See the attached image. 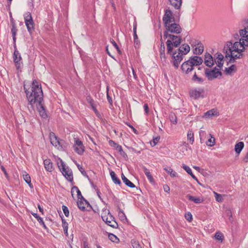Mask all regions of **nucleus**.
<instances>
[{
  "instance_id": "obj_1",
  "label": "nucleus",
  "mask_w": 248,
  "mask_h": 248,
  "mask_svg": "<svg viewBox=\"0 0 248 248\" xmlns=\"http://www.w3.org/2000/svg\"><path fill=\"white\" fill-rule=\"evenodd\" d=\"M26 96L30 105L41 103L43 102V93L41 84L36 80H34L32 83L31 91L27 90L24 86Z\"/></svg>"
},
{
  "instance_id": "obj_2",
  "label": "nucleus",
  "mask_w": 248,
  "mask_h": 248,
  "mask_svg": "<svg viewBox=\"0 0 248 248\" xmlns=\"http://www.w3.org/2000/svg\"><path fill=\"white\" fill-rule=\"evenodd\" d=\"M203 62L202 59L199 56H194L190 57L186 61L183 62L181 65V69L183 73L188 76L193 70L195 66H199Z\"/></svg>"
},
{
  "instance_id": "obj_3",
  "label": "nucleus",
  "mask_w": 248,
  "mask_h": 248,
  "mask_svg": "<svg viewBox=\"0 0 248 248\" xmlns=\"http://www.w3.org/2000/svg\"><path fill=\"white\" fill-rule=\"evenodd\" d=\"M244 46H248V44L245 43L244 39L242 38L240 39L239 42H235L233 44L232 42H228L224 46L223 51L243 52Z\"/></svg>"
},
{
  "instance_id": "obj_4",
  "label": "nucleus",
  "mask_w": 248,
  "mask_h": 248,
  "mask_svg": "<svg viewBox=\"0 0 248 248\" xmlns=\"http://www.w3.org/2000/svg\"><path fill=\"white\" fill-rule=\"evenodd\" d=\"M182 41V38L180 36L174 35L171 36L170 39H168L166 42L167 53L171 54L173 47H178Z\"/></svg>"
},
{
  "instance_id": "obj_5",
  "label": "nucleus",
  "mask_w": 248,
  "mask_h": 248,
  "mask_svg": "<svg viewBox=\"0 0 248 248\" xmlns=\"http://www.w3.org/2000/svg\"><path fill=\"white\" fill-rule=\"evenodd\" d=\"M101 217L103 220L111 227L116 229L118 227V223L114 219V217L110 214L108 210L105 209L101 214Z\"/></svg>"
},
{
  "instance_id": "obj_6",
  "label": "nucleus",
  "mask_w": 248,
  "mask_h": 248,
  "mask_svg": "<svg viewBox=\"0 0 248 248\" xmlns=\"http://www.w3.org/2000/svg\"><path fill=\"white\" fill-rule=\"evenodd\" d=\"M223 53L225 55V60L227 61V65L229 63L234 62L236 60L242 58L243 56L242 52H240V51L234 52V51L226 50L223 51Z\"/></svg>"
},
{
  "instance_id": "obj_7",
  "label": "nucleus",
  "mask_w": 248,
  "mask_h": 248,
  "mask_svg": "<svg viewBox=\"0 0 248 248\" xmlns=\"http://www.w3.org/2000/svg\"><path fill=\"white\" fill-rule=\"evenodd\" d=\"M58 167L63 176L69 182H71L72 184H74L73 182V175L72 171L69 169L68 167H66L65 164L61 160L60 165L58 164Z\"/></svg>"
},
{
  "instance_id": "obj_8",
  "label": "nucleus",
  "mask_w": 248,
  "mask_h": 248,
  "mask_svg": "<svg viewBox=\"0 0 248 248\" xmlns=\"http://www.w3.org/2000/svg\"><path fill=\"white\" fill-rule=\"evenodd\" d=\"M169 54L171 56V62L175 68L177 69L183 59L184 56L177 50L174 51L172 50L171 53Z\"/></svg>"
},
{
  "instance_id": "obj_9",
  "label": "nucleus",
  "mask_w": 248,
  "mask_h": 248,
  "mask_svg": "<svg viewBox=\"0 0 248 248\" xmlns=\"http://www.w3.org/2000/svg\"><path fill=\"white\" fill-rule=\"evenodd\" d=\"M205 75L209 80H212L217 78L218 76L222 75V73L219 69L214 67L213 69L210 70L208 68L205 69Z\"/></svg>"
},
{
  "instance_id": "obj_10",
  "label": "nucleus",
  "mask_w": 248,
  "mask_h": 248,
  "mask_svg": "<svg viewBox=\"0 0 248 248\" xmlns=\"http://www.w3.org/2000/svg\"><path fill=\"white\" fill-rule=\"evenodd\" d=\"M163 21L165 27L175 22L174 17L170 10L167 9L165 11V14L163 17Z\"/></svg>"
},
{
  "instance_id": "obj_11",
  "label": "nucleus",
  "mask_w": 248,
  "mask_h": 248,
  "mask_svg": "<svg viewBox=\"0 0 248 248\" xmlns=\"http://www.w3.org/2000/svg\"><path fill=\"white\" fill-rule=\"evenodd\" d=\"M165 27L168 31H169L170 32L172 33L179 34L182 31L180 25L174 22L171 23Z\"/></svg>"
},
{
  "instance_id": "obj_12",
  "label": "nucleus",
  "mask_w": 248,
  "mask_h": 248,
  "mask_svg": "<svg viewBox=\"0 0 248 248\" xmlns=\"http://www.w3.org/2000/svg\"><path fill=\"white\" fill-rule=\"evenodd\" d=\"M74 149L75 151L78 155H82L84 153L85 151L84 146L83 142L79 139L75 138Z\"/></svg>"
},
{
  "instance_id": "obj_13",
  "label": "nucleus",
  "mask_w": 248,
  "mask_h": 248,
  "mask_svg": "<svg viewBox=\"0 0 248 248\" xmlns=\"http://www.w3.org/2000/svg\"><path fill=\"white\" fill-rule=\"evenodd\" d=\"M204 90L202 88L195 89L190 91V97L194 99H198L200 97H203Z\"/></svg>"
},
{
  "instance_id": "obj_14",
  "label": "nucleus",
  "mask_w": 248,
  "mask_h": 248,
  "mask_svg": "<svg viewBox=\"0 0 248 248\" xmlns=\"http://www.w3.org/2000/svg\"><path fill=\"white\" fill-rule=\"evenodd\" d=\"M15 50L13 54L14 62L15 63L16 67L17 69H19L21 67V61L22 60L21 55L19 51L17 50L16 47L15 48Z\"/></svg>"
},
{
  "instance_id": "obj_15",
  "label": "nucleus",
  "mask_w": 248,
  "mask_h": 248,
  "mask_svg": "<svg viewBox=\"0 0 248 248\" xmlns=\"http://www.w3.org/2000/svg\"><path fill=\"white\" fill-rule=\"evenodd\" d=\"M11 33L12 34L13 44L14 48H16V35L17 31V29L16 26V24L13 18L11 19Z\"/></svg>"
},
{
  "instance_id": "obj_16",
  "label": "nucleus",
  "mask_w": 248,
  "mask_h": 248,
  "mask_svg": "<svg viewBox=\"0 0 248 248\" xmlns=\"http://www.w3.org/2000/svg\"><path fill=\"white\" fill-rule=\"evenodd\" d=\"M36 107L40 116L43 118H46L47 115L43 102L36 104Z\"/></svg>"
},
{
  "instance_id": "obj_17",
  "label": "nucleus",
  "mask_w": 248,
  "mask_h": 248,
  "mask_svg": "<svg viewBox=\"0 0 248 248\" xmlns=\"http://www.w3.org/2000/svg\"><path fill=\"white\" fill-rule=\"evenodd\" d=\"M75 191L77 193L78 200L81 199V200H84L86 203H88L89 204V202L84 198L80 191L77 186H73L71 188V194L73 198L74 193Z\"/></svg>"
},
{
  "instance_id": "obj_18",
  "label": "nucleus",
  "mask_w": 248,
  "mask_h": 248,
  "mask_svg": "<svg viewBox=\"0 0 248 248\" xmlns=\"http://www.w3.org/2000/svg\"><path fill=\"white\" fill-rule=\"evenodd\" d=\"M204 63L209 67H212L214 64V61L212 56L208 53H206L204 57Z\"/></svg>"
},
{
  "instance_id": "obj_19",
  "label": "nucleus",
  "mask_w": 248,
  "mask_h": 248,
  "mask_svg": "<svg viewBox=\"0 0 248 248\" xmlns=\"http://www.w3.org/2000/svg\"><path fill=\"white\" fill-rule=\"evenodd\" d=\"M183 56L187 54L190 51V46L186 44H183L179 48L177 49Z\"/></svg>"
},
{
  "instance_id": "obj_20",
  "label": "nucleus",
  "mask_w": 248,
  "mask_h": 248,
  "mask_svg": "<svg viewBox=\"0 0 248 248\" xmlns=\"http://www.w3.org/2000/svg\"><path fill=\"white\" fill-rule=\"evenodd\" d=\"M44 167L46 170L49 172H52L54 170L53 163L49 159H46L44 160Z\"/></svg>"
},
{
  "instance_id": "obj_21",
  "label": "nucleus",
  "mask_w": 248,
  "mask_h": 248,
  "mask_svg": "<svg viewBox=\"0 0 248 248\" xmlns=\"http://www.w3.org/2000/svg\"><path fill=\"white\" fill-rule=\"evenodd\" d=\"M219 115L218 112L215 109H212L204 113L203 118L206 119L211 118L213 116H217Z\"/></svg>"
},
{
  "instance_id": "obj_22",
  "label": "nucleus",
  "mask_w": 248,
  "mask_h": 248,
  "mask_svg": "<svg viewBox=\"0 0 248 248\" xmlns=\"http://www.w3.org/2000/svg\"><path fill=\"white\" fill-rule=\"evenodd\" d=\"M197 46L194 50V53L197 55H201L203 51V45L200 42L196 41L195 46Z\"/></svg>"
},
{
  "instance_id": "obj_23",
  "label": "nucleus",
  "mask_w": 248,
  "mask_h": 248,
  "mask_svg": "<svg viewBox=\"0 0 248 248\" xmlns=\"http://www.w3.org/2000/svg\"><path fill=\"white\" fill-rule=\"evenodd\" d=\"M191 80L196 83L202 84L204 81V79L199 76L198 74L195 72L194 75L191 78Z\"/></svg>"
},
{
  "instance_id": "obj_24",
  "label": "nucleus",
  "mask_w": 248,
  "mask_h": 248,
  "mask_svg": "<svg viewBox=\"0 0 248 248\" xmlns=\"http://www.w3.org/2000/svg\"><path fill=\"white\" fill-rule=\"evenodd\" d=\"M25 23L28 31L30 32V33L31 34L34 31V23L33 22V19H31V20H29L25 21Z\"/></svg>"
},
{
  "instance_id": "obj_25",
  "label": "nucleus",
  "mask_w": 248,
  "mask_h": 248,
  "mask_svg": "<svg viewBox=\"0 0 248 248\" xmlns=\"http://www.w3.org/2000/svg\"><path fill=\"white\" fill-rule=\"evenodd\" d=\"M160 36H161V39H160L161 45H160V47L159 49L160 56V58L161 59H164V60H166V56H165V44L162 40L161 34L160 35Z\"/></svg>"
},
{
  "instance_id": "obj_26",
  "label": "nucleus",
  "mask_w": 248,
  "mask_h": 248,
  "mask_svg": "<svg viewBox=\"0 0 248 248\" xmlns=\"http://www.w3.org/2000/svg\"><path fill=\"white\" fill-rule=\"evenodd\" d=\"M142 170H143L145 174L147 176L149 182L152 184L155 183V180H154L153 177L152 176L151 172H150L149 170L148 169H147L145 167H143Z\"/></svg>"
},
{
  "instance_id": "obj_27",
  "label": "nucleus",
  "mask_w": 248,
  "mask_h": 248,
  "mask_svg": "<svg viewBox=\"0 0 248 248\" xmlns=\"http://www.w3.org/2000/svg\"><path fill=\"white\" fill-rule=\"evenodd\" d=\"M50 142L53 146H55V147H58V148H59V147H58L59 146H61L60 145V142L59 139L55 135V134L54 133H53L52 135H50Z\"/></svg>"
},
{
  "instance_id": "obj_28",
  "label": "nucleus",
  "mask_w": 248,
  "mask_h": 248,
  "mask_svg": "<svg viewBox=\"0 0 248 248\" xmlns=\"http://www.w3.org/2000/svg\"><path fill=\"white\" fill-rule=\"evenodd\" d=\"M186 197L191 201L195 203H200L203 202V200L202 199H201L199 197H196L190 195H187Z\"/></svg>"
},
{
  "instance_id": "obj_29",
  "label": "nucleus",
  "mask_w": 248,
  "mask_h": 248,
  "mask_svg": "<svg viewBox=\"0 0 248 248\" xmlns=\"http://www.w3.org/2000/svg\"><path fill=\"white\" fill-rule=\"evenodd\" d=\"M244 147V143L242 141H240L236 143L234 147V150L238 155H239Z\"/></svg>"
},
{
  "instance_id": "obj_30",
  "label": "nucleus",
  "mask_w": 248,
  "mask_h": 248,
  "mask_svg": "<svg viewBox=\"0 0 248 248\" xmlns=\"http://www.w3.org/2000/svg\"><path fill=\"white\" fill-rule=\"evenodd\" d=\"M170 4L175 9H178L182 5V0H169Z\"/></svg>"
},
{
  "instance_id": "obj_31",
  "label": "nucleus",
  "mask_w": 248,
  "mask_h": 248,
  "mask_svg": "<svg viewBox=\"0 0 248 248\" xmlns=\"http://www.w3.org/2000/svg\"><path fill=\"white\" fill-rule=\"evenodd\" d=\"M31 215L37 219L40 224L42 225L45 229H47V227L45 225V222H44L42 217L39 216L36 213H31Z\"/></svg>"
},
{
  "instance_id": "obj_32",
  "label": "nucleus",
  "mask_w": 248,
  "mask_h": 248,
  "mask_svg": "<svg viewBox=\"0 0 248 248\" xmlns=\"http://www.w3.org/2000/svg\"><path fill=\"white\" fill-rule=\"evenodd\" d=\"M110 175L111 176L113 182L115 184H118L119 185H120L121 184V182L120 180L117 177L115 173L113 171H111L110 172Z\"/></svg>"
},
{
  "instance_id": "obj_33",
  "label": "nucleus",
  "mask_w": 248,
  "mask_h": 248,
  "mask_svg": "<svg viewBox=\"0 0 248 248\" xmlns=\"http://www.w3.org/2000/svg\"><path fill=\"white\" fill-rule=\"evenodd\" d=\"M187 140L192 144L194 141V133L192 130H189L187 134Z\"/></svg>"
},
{
  "instance_id": "obj_34",
  "label": "nucleus",
  "mask_w": 248,
  "mask_h": 248,
  "mask_svg": "<svg viewBox=\"0 0 248 248\" xmlns=\"http://www.w3.org/2000/svg\"><path fill=\"white\" fill-rule=\"evenodd\" d=\"M225 71L227 74L231 75L232 72L236 71V66L234 64H232L229 67H226L225 68Z\"/></svg>"
},
{
  "instance_id": "obj_35",
  "label": "nucleus",
  "mask_w": 248,
  "mask_h": 248,
  "mask_svg": "<svg viewBox=\"0 0 248 248\" xmlns=\"http://www.w3.org/2000/svg\"><path fill=\"white\" fill-rule=\"evenodd\" d=\"M77 205L79 209L82 211H84L85 209V205H89V204H88V203H86L84 200H81V199H79L77 202Z\"/></svg>"
},
{
  "instance_id": "obj_36",
  "label": "nucleus",
  "mask_w": 248,
  "mask_h": 248,
  "mask_svg": "<svg viewBox=\"0 0 248 248\" xmlns=\"http://www.w3.org/2000/svg\"><path fill=\"white\" fill-rule=\"evenodd\" d=\"M182 167L194 179L198 180L197 177L193 174L191 169L188 166L184 164Z\"/></svg>"
},
{
  "instance_id": "obj_37",
  "label": "nucleus",
  "mask_w": 248,
  "mask_h": 248,
  "mask_svg": "<svg viewBox=\"0 0 248 248\" xmlns=\"http://www.w3.org/2000/svg\"><path fill=\"white\" fill-rule=\"evenodd\" d=\"M169 117L170 120L172 124H176L177 123V117L174 113L170 112Z\"/></svg>"
},
{
  "instance_id": "obj_38",
  "label": "nucleus",
  "mask_w": 248,
  "mask_h": 248,
  "mask_svg": "<svg viewBox=\"0 0 248 248\" xmlns=\"http://www.w3.org/2000/svg\"><path fill=\"white\" fill-rule=\"evenodd\" d=\"M117 150L119 152L120 154L125 159H128V156L124 151H123L121 146H117Z\"/></svg>"
},
{
  "instance_id": "obj_39",
  "label": "nucleus",
  "mask_w": 248,
  "mask_h": 248,
  "mask_svg": "<svg viewBox=\"0 0 248 248\" xmlns=\"http://www.w3.org/2000/svg\"><path fill=\"white\" fill-rule=\"evenodd\" d=\"M109 239L113 242L118 243L119 242V238L113 233H109L108 235Z\"/></svg>"
},
{
  "instance_id": "obj_40",
  "label": "nucleus",
  "mask_w": 248,
  "mask_h": 248,
  "mask_svg": "<svg viewBox=\"0 0 248 248\" xmlns=\"http://www.w3.org/2000/svg\"><path fill=\"white\" fill-rule=\"evenodd\" d=\"M118 216L121 220H124L125 219H126V217L125 214L124 213V211L120 209V207L118 208Z\"/></svg>"
},
{
  "instance_id": "obj_41",
  "label": "nucleus",
  "mask_w": 248,
  "mask_h": 248,
  "mask_svg": "<svg viewBox=\"0 0 248 248\" xmlns=\"http://www.w3.org/2000/svg\"><path fill=\"white\" fill-rule=\"evenodd\" d=\"M23 178L24 180L26 181V182L29 184V186L30 187L32 188L33 187L32 184L31 183V177L28 174H26L25 175H23Z\"/></svg>"
},
{
  "instance_id": "obj_42",
  "label": "nucleus",
  "mask_w": 248,
  "mask_h": 248,
  "mask_svg": "<svg viewBox=\"0 0 248 248\" xmlns=\"http://www.w3.org/2000/svg\"><path fill=\"white\" fill-rule=\"evenodd\" d=\"M133 36H134V39L135 43H136L137 44H138V35L137 34V23L135 22L134 24V27H133Z\"/></svg>"
},
{
  "instance_id": "obj_43",
  "label": "nucleus",
  "mask_w": 248,
  "mask_h": 248,
  "mask_svg": "<svg viewBox=\"0 0 248 248\" xmlns=\"http://www.w3.org/2000/svg\"><path fill=\"white\" fill-rule=\"evenodd\" d=\"M164 170H166L171 177H175L176 176V172L173 170L170 167L164 168Z\"/></svg>"
},
{
  "instance_id": "obj_44",
  "label": "nucleus",
  "mask_w": 248,
  "mask_h": 248,
  "mask_svg": "<svg viewBox=\"0 0 248 248\" xmlns=\"http://www.w3.org/2000/svg\"><path fill=\"white\" fill-rule=\"evenodd\" d=\"M215 238L216 239L222 242L224 239V236L221 232H217L215 234Z\"/></svg>"
},
{
  "instance_id": "obj_45",
  "label": "nucleus",
  "mask_w": 248,
  "mask_h": 248,
  "mask_svg": "<svg viewBox=\"0 0 248 248\" xmlns=\"http://www.w3.org/2000/svg\"><path fill=\"white\" fill-rule=\"evenodd\" d=\"M123 182L128 187L131 188L135 187V185L132 183L130 180H129L127 178L124 179Z\"/></svg>"
},
{
  "instance_id": "obj_46",
  "label": "nucleus",
  "mask_w": 248,
  "mask_h": 248,
  "mask_svg": "<svg viewBox=\"0 0 248 248\" xmlns=\"http://www.w3.org/2000/svg\"><path fill=\"white\" fill-rule=\"evenodd\" d=\"M210 136L211 138L208 140L206 144L209 146H212L215 144V139L212 136L211 134H210Z\"/></svg>"
},
{
  "instance_id": "obj_47",
  "label": "nucleus",
  "mask_w": 248,
  "mask_h": 248,
  "mask_svg": "<svg viewBox=\"0 0 248 248\" xmlns=\"http://www.w3.org/2000/svg\"><path fill=\"white\" fill-rule=\"evenodd\" d=\"M131 244L133 248H141L139 242L135 240H131Z\"/></svg>"
},
{
  "instance_id": "obj_48",
  "label": "nucleus",
  "mask_w": 248,
  "mask_h": 248,
  "mask_svg": "<svg viewBox=\"0 0 248 248\" xmlns=\"http://www.w3.org/2000/svg\"><path fill=\"white\" fill-rule=\"evenodd\" d=\"M87 102L92 107L93 106L95 105L94 101L90 95H88L86 97Z\"/></svg>"
},
{
  "instance_id": "obj_49",
  "label": "nucleus",
  "mask_w": 248,
  "mask_h": 248,
  "mask_svg": "<svg viewBox=\"0 0 248 248\" xmlns=\"http://www.w3.org/2000/svg\"><path fill=\"white\" fill-rule=\"evenodd\" d=\"M215 197L216 198V200L218 202H222L223 201V198L221 194H218L216 192H214Z\"/></svg>"
},
{
  "instance_id": "obj_50",
  "label": "nucleus",
  "mask_w": 248,
  "mask_h": 248,
  "mask_svg": "<svg viewBox=\"0 0 248 248\" xmlns=\"http://www.w3.org/2000/svg\"><path fill=\"white\" fill-rule=\"evenodd\" d=\"M77 166L79 171L82 173V174L88 178V176L87 175L86 172L85 171L84 169L82 168V167L79 164H77Z\"/></svg>"
},
{
  "instance_id": "obj_51",
  "label": "nucleus",
  "mask_w": 248,
  "mask_h": 248,
  "mask_svg": "<svg viewBox=\"0 0 248 248\" xmlns=\"http://www.w3.org/2000/svg\"><path fill=\"white\" fill-rule=\"evenodd\" d=\"M62 209L63 212L66 217H68L69 215V211L67 206L65 205L62 206Z\"/></svg>"
},
{
  "instance_id": "obj_52",
  "label": "nucleus",
  "mask_w": 248,
  "mask_h": 248,
  "mask_svg": "<svg viewBox=\"0 0 248 248\" xmlns=\"http://www.w3.org/2000/svg\"><path fill=\"white\" fill-rule=\"evenodd\" d=\"M32 19L31 13L30 12H27L24 15V20H31Z\"/></svg>"
},
{
  "instance_id": "obj_53",
  "label": "nucleus",
  "mask_w": 248,
  "mask_h": 248,
  "mask_svg": "<svg viewBox=\"0 0 248 248\" xmlns=\"http://www.w3.org/2000/svg\"><path fill=\"white\" fill-rule=\"evenodd\" d=\"M169 32H170L169 31H168L166 29V30L164 31V34L163 37L165 39H167V38H169V39H170L171 36H173V34H170Z\"/></svg>"
},
{
  "instance_id": "obj_54",
  "label": "nucleus",
  "mask_w": 248,
  "mask_h": 248,
  "mask_svg": "<svg viewBox=\"0 0 248 248\" xmlns=\"http://www.w3.org/2000/svg\"><path fill=\"white\" fill-rule=\"evenodd\" d=\"M160 139V137L158 136L155 138H154L153 140V143L151 142V144L152 146H155L158 142Z\"/></svg>"
},
{
  "instance_id": "obj_55",
  "label": "nucleus",
  "mask_w": 248,
  "mask_h": 248,
  "mask_svg": "<svg viewBox=\"0 0 248 248\" xmlns=\"http://www.w3.org/2000/svg\"><path fill=\"white\" fill-rule=\"evenodd\" d=\"M185 218L186 219L190 222L192 220V214L190 212H188L185 215Z\"/></svg>"
},
{
  "instance_id": "obj_56",
  "label": "nucleus",
  "mask_w": 248,
  "mask_h": 248,
  "mask_svg": "<svg viewBox=\"0 0 248 248\" xmlns=\"http://www.w3.org/2000/svg\"><path fill=\"white\" fill-rule=\"evenodd\" d=\"M222 61H223V60H217L215 61L217 66L219 68H221L223 66V62H222Z\"/></svg>"
},
{
  "instance_id": "obj_57",
  "label": "nucleus",
  "mask_w": 248,
  "mask_h": 248,
  "mask_svg": "<svg viewBox=\"0 0 248 248\" xmlns=\"http://www.w3.org/2000/svg\"><path fill=\"white\" fill-rule=\"evenodd\" d=\"M109 144L111 146L115 147L116 150H117V146H120L119 144H118L117 143H116L112 140H110L109 141Z\"/></svg>"
},
{
  "instance_id": "obj_58",
  "label": "nucleus",
  "mask_w": 248,
  "mask_h": 248,
  "mask_svg": "<svg viewBox=\"0 0 248 248\" xmlns=\"http://www.w3.org/2000/svg\"><path fill=\"white\" fill-rule=\"evenodd\" d=\"M62 225L63 229L68 228V224L65 219L62 218Z\"/></svg>"
},
{
  "instance_id": "obj_59",
  "label": "nucleus",
  "mask_w": 248,
  "mask_h": 248,
  "mask_svg": "<svg viewBox=\"0 0 248 248\" xmlns=\"http://www.w3.org/2000/svg\"><path fill=\"white\" fill-rule=\"evenodd\" d=\"M217 56L216 59L218 60H223L224 56L221 53H217Z\"/></svg>"
},
{
  "instance_id": "obj_60",
  "label": "nucleus",
  "mask_w": 248,
  "mask_h": 248,
  "mask_svg": "<svg viewBox=\"0 0 248 248\" xmlns=\"http://www.w3.org/2000/svg\"><path fill=\"white\" fill-rule=\"evenodd\" d=\"M143 108L146 114H148L149 109L148 105L147 104H144L143 106Z\"/></svg>"
},
{
  "instance_id": "obj_61",
  "label": "nucleus",
  "mask_w": 248,
  "mask_h": 248,
  "mask_svg": "<svg viewBox=\"0 0 248 248\" xmlns=\"http://www.w3.org/2000/svg\"><path fill=\"white\" fill-rule=\"evenodd\" d=\"M132 73H133V77H134V78L137 80H138V76L136 73V72L135 71V70L133 68H132Z\"/></svg>"
},
{
  "instance_id": "obj_62",
  "label": "nucleus",
  "mask_w": 248,
  "mask_h": 248,
  "mask_svg": "<svg viewBox=\"0 0 248 248\" xmlns=\"http://www.w3.org/2000/svg\"><path fill=\"white\" fill-rule=\"evenodd\" d=\"M163 188L165 192H168V193L169 192L170 189V187L168 185H164L163 186Z\"/></svg>"
},
{
  "instance_id": "obj_63",
  "label": "nucleus",
  "mask_w": 248,
  "mask_h": 248,
  "mask_svg": "<svg viewBox=\"0 0 248 248\" xmlns=\"http://www.w3.org/2000/svg\"><path fill=\"white\" fill-rule=\"evenodd\" d=\"M111 43L113 45V46L116 48V49H118V46L116 44V43L115 42L114 40H112L110 41Z\"/></svg>"
},
{
  "instance_id": "obj_64",
  "label": "nucleus",
  "mask_w": 248,
  "mask_h": 248,
  "mask_svg": "<svg viewBox=\"0 0 248 248\" xmlns=\"http://www.w3.org/2000/svg\"><path fill=\"white\" fill-rule=\"evenodd\" d=\"M243 161L245 163L248 162V152L247 153L246 155L244 157Z\"/></svg>"
}]
</instances>
